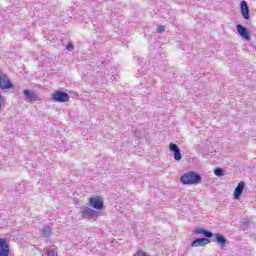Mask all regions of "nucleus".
<instances>
[{"label": "nucleus", "mask_w": 256, "mask_h": 256, "mask_svg": "<svg viewBox=\"0 0 256 256\" xmlns=\"http://www.w3.org/2000/svg\"><path fill=\"white\" fill-rule=\"evenodd\" d=\"M180 181L183 185H197L201 183V175L197 172H186L181 176Z\"/></svg>", "instance_id": "f257e3e1"}, {"label": "nucleus", "mask_w": 256, "mask_h": 256, "mask_svg": "<svg viewBox=\"0 0 256 256\" xmlns=\"http://www.w3.org/2000/svg\"><path fill=\"white\" fill-rule=\"evenodd\" d=\"M80 213L83 219H97L100 213L96 210L91 209L89 206H82L80 208Z\"/></svg>", "instance_id": "f03ea898"}, {"label": "nucleus", "mask_w": 256, "mask_h": 256, "mask_svg": "<svg viewBox=\"0 0 256 256\" xmlns=\"http://www.w3.org/2000/svg\"><path fill=\"white\" fill-rule=\"evenodd\" d=\"M88 205L89 207L96 209V211H101L105 206V203L103 202V198L101 196H94L89 198Z\"/></svg>", "instance_id": "7ed1b4c3"}, {"label": "nucleus", "mask_w": 256, "mask_h": 256, "mask_svg": "<svg viewBox=\"0 0 256 256\" xmlns=\"http://www.w3.org/2000/svg\"><path fill=\"white\" fill-rule=\"evenodd\" d=\"M0 89H2V91L13 89V83H11L7 74L3 72H0Z\"/></svg>", "instance_id": "20e7f679"}, {"label": "nucleus", "mask_w": 256, "mask_h": 256, "mask_svg": "<svg viewBox=\"0 0 256 256\" xmlns=\"http://www.w3.org/2000/svg\"><path fill=\"white\" fill-rule=\"evenodd\" d=\"M23 95L25 96L24 100L27 103H33L34 101H41V98H39V95L31 90H24Z\"/></svg>", "instance_id": "39448f33"}, {"label": "nucleus", "mask_w": 256, "mask_h": 256, "mask_svg": "<svg viewBox=\"0 0 256 256\" xmlns=\"http://www.w3.org/2000/svg\"><path fill=\"white\" fill-rule=\"evenodd\" d=\"M52 99H54L56 103H67L69 101V94L63 91H56Z\"/></svg>", "instance_id": "423d86ee"}, {"label": "nucleus", "mask_w": 256, "mask_h": 256, "mask_svg": "<svg viewBox=\"0 0 256 256\" xmlns=\"http://www.w3.org/2000/svg\"><path fill=\"white\" fill-rule=\"evenodd\" d=\"M236 29L239 33V35L243 38L246 39V41H251V35L249 34V31L247 30V28L241 24H238L236 26Z\"/></svg>", "instance_id": "0eeeda50"}, {"label": "nucleus", "mask_w": 256, "mask_h": 256, "mask_svg": "<svg viewBox=\"0 0 256 256\" xmlns=\"http://www.w3.org/2000/svg\"><path fill=\"white\" fill-rule=\"evenodd\" d=\"M169 150L174 153V159L175 161H181L182 156H181V149L179 148V146H177V144L175 143H170L169 145Z\"/></svg>", "instance_id": "6e6552de"}, {"label": "nucleus", "mask_w": 256, "mask_h": 256, "mask_svg": "<svg viewBox=\"0 0 256 256\" xmlns=\"http://www.w3.org/2000/svg\"><path fill=\"white\" fill-rule=\"evenodd\" d=\"M209 243H211L209 238H196L191 243V247H205V245H209Z\"/></svg>", "instance_id": "1a4fd4ad"}, {"label": "nucleus", "mask_w": 256, "mask_h": 256, "mask_svg": "<svg viewBox=\"0 0 256 256\" xmlns=\"http://www.w3.org/2000/svg\"><path fill=\"white\" fill-rule=\"evenodd\" d=\"M0 256H9V243L5 239H0Z\"/></svg>", "instance_id": "9d476101"}, {"label": "nucleus", "mask_w": 256, "mask_h": 256, "mask_svg": "<svg viewBox=\"0 0 256 256\" xmlns=\"http://www.w3.org/2000/svg\"><path fill=\"white\" fill-rule=\"evenodd\" d=\"M241 14L242 16L248 20L251 19V16L249 15V6L247 5L246 1H242L240 4Z\"/></svg>", "instance_id": "9b49d317"}, {"label": "nucleus", "mask_w": 256, "mask_h": 256, "mask_svg": "<svg viewBox=\"0 0 256 256\" xmlns=\"http://www.w3.org/2000/svg\"><path fill=\"white\" fill-rule=\"evenodd\" d=\"M245 190V182H240L234 190V199H239Z\"/></svg>", "instance_id": "f8f14e48"}, {"label": "nucleus", "mask_w": 256, "mask_h": 256, "mask_svg": "<svg viewBox=\"0 0 256 256\" xmlns=\"http://www.w3.org/2000/svg\"><path fill=\"white\" fill-rule=\"evenodd\" d=\"M195 235H204L207 239H211L213 237V233L209 230H205L204 228L198 227L194 230Z\"/></svg>", "instance_id": "ddd939ff"}, {"label": "nucleus", "mask_w": 256, "mask_h": 256, "mask_svg": "<svg viewBox=\"0 0 256 256\" xmlns=\"http://www.w3.org/2000/svg\"><path fill=\"white\" fill-rule=\"evenodd\" d=\"M42 237H51L53 235V228L51 226H44L41 230Z\"/></svg>", "instance_id": "4468645a"}, {"label": "nucleus", "mask_w": 256, "mask_h": 256, "mask_svg": "<svg viewBox=\"0 0 256 256\" xmlns=\"http://www.w3.org/2000/svg\"><path fill=\"white\" fill-rule=\"evenodd\" d=\"M214 237L218 245H225L227 243V238L221 234H214Z\"/></svg>", "instance_id": "2eb2a0df"}, {"label": "nucleus", "mask_w": 256, "mask_h": 256, "mask_svg": "<svg viewBox=\"0 0 256 256\" xmlns=\"http://www.w3.org/2000/svg\"><path fill=\"white\" fill-rule=\"evenodd\" d=\"M214 175H216V177H223V170L221 168H216L214 170Z\"/></svg>", "instance_id": "dca6fc26"}, {"label": "nucleus", "mask_w": 256, "mask_h": 256, "mask_svg": "<svg viewBox=\"0 0 256 256\" xmlns=\"http://www.w3.org/2000/svg\"><path fill=\"white\" fill-rule=\"evenodd\" d=\"M157 32L158 33H165V26L161 25L157 27Z\"/></svg>", "instance_id": "f3484780"}, {"label": "nucleus", "mask_w": 256, "mask_h": 256, "mask_svg": "<svg viewBox=\"0 0 256 256\" xmlns=\"http://www.w3.org/2000/svg\"><path fill=\"white\" fill-rule=\"evenodd\" d=\"M66 49H68V51H73L74 49L73 43H68Z\"/></svg>", "instance_id": "a211bd4d"}, {"label": "nucleus", "mask_w": 256, "mask_h": 256, "mask_svg": "<svg viewBox=\"0 0 256 256\" xmlns=\"http://www.w3.org/2000/svg\"><path fill=\"white\" fill-rule=\"evenodd\" d=\"M0 109H1V95H0Z\"/></svg>", "instance_id": "6ab92c4d"}]
</instances>
